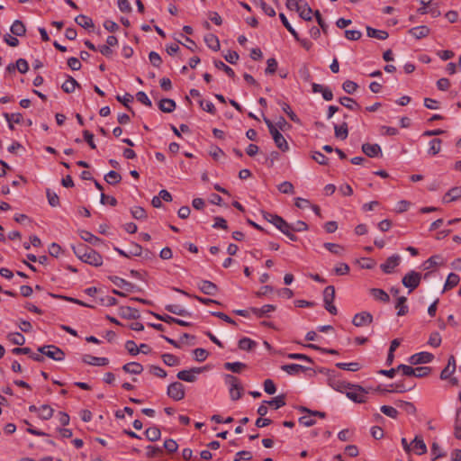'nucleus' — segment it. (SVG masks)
<instances>
[{
    "mask_svg": "<svg viewBox=\"0 0 461 461\" xmlns=\"http://www.w3.org/2000/svg\"><path fill=\"white\" fill-rule=\"evenodd\" d=\"M368 393V390L362 387L358 384H351L348 391L347 390L346 395L348 398H349L351 401L357 402V403H363L366 402V394Z\"/></svg>",
    "mask_w": 461,
    "mask_h": 461,
    "instance_id": "nucleus-1",
    "label": "nucleus"
},
{
    "mask_svg": "<svg viewBox=\"0 0 461 461\" xmlns=\"http://www.w3.org/2000/svg\"><path fill=\"white\" fill-rule=\"evenodd\" d=\"M38 352L55 361H62L65 358L64 351L56 345L52 344L39 347Z\"/></svg>",
    "mask_w": 461,
    "mask_h": 461,
    "instance_id": "nucleus-2",
    "label": "nucleus"
},
{
    "mask_svg": "<svg viewBox=\"0 0 461 461\" xmlns=\"http://www.w3.org/2000/svg\"><path fill=\"white\" fill-rule=\"evenodd\" d=\"M421 275L414 270L408 272L402 279V285L409 289V293L415 290L420 284Z\"/></svg>",
    "mask_w": 461,
    "mask_h": 461,
    "instance_id": "nucleus-3",
    "label": "nucleus"
},
{
    "mask_svg": "<svg viewBox=\"0 0 461 461\" xmlns=\"http://www.w3.org/2000/svg\"><path fill=\"white\" fill-rule=\"evenodd\" d=\"M207 367H193L189 370H181L176 374V377L179 380L194 383L196 381V375L202 373L203 370H206Z\"/></svg>",
    "mask_w": 461,
    "mask_h": 461,
    "instance_id": "nucleus-4",
    "label": "nucleus"
},
{
    "mask_svg": "<svg viewBox=\"0 0 461 461\" xmlns=\"http://www.w3.org/2000/svg\"><path fill=\"white\" fill-rule=\"evenodd\" d=\"M167 395L175 401H181L185 398V386L180 382H174L167 387Z\"/></svg>",
    "mask_w": 461,
    "mask_h": 461,
    "instance_id": "nucleus-5",
    "label": "nucleus"
},
{
    "mask_svg": "<svg viewBox=\"0 0 461 461\" xmlns=\"http://www.w3.org/2000/svg\"><path fill=\"white\" fill-rule=\"evenodd\" d=\"M109 279L119 288L125 290L128 293L132 292H140V288L136 286L135 285L126 281L123 278H121L119 276H109Z\"/></svg>",
    "mask_w": 461,
    "mask_h": 461,
    "instance_id": "nucleus-6",
    "label": "nucleus"
},
{
    "mask_svg": "<svg viewBox=\"0 0 461 461\" xmlns=\"http://www.w3.org/2000/svg\"><path fill=\"white\" fill-rule=\"evenodd\" d=\"M373 315L368 312H361L353 317L352 323L356 327H363L370 325L373 322Z\"/></svg>",
    "mask_w": 461,
    "mask_h": 461,
    "instance_id": "nucleus-7",
    "label": "nucleus"
},
{
    "mask_svg": "<svg viewBox=\"0 0 461 461\" xmlns=\"http://www.w3.org/2000/svg\"><path fill=\"white\" fill-rule=\"evenodd\" d=\"M81 261L94 267H100L103 265V257L97 251L90 248Z\"/></svg>",
    "mask_w": 461,
    "mask_h": 461,
    "instance_id": "nucleus-8",
    "label": "nucleus"
},
{
    "mask_svg": "<svg viewBox=\"0 0 461 461\" xmlns=\"http://www.w3.org/2000/svg\"><path fill=\"white\" fill-rule=\"evenodd\" d=\"M401 258L399 255L389 257L386 261L381 264L380 267L385 274H391L393 270L400 264Z\"/></svg>",
    "mask_w": 461,
    "mask_h": 461,
    "instance_id": "nucleus-9",
    "label": "nucleus"
},
{
    "mask_svg": "<svg viewBox=\"0 0 461 461\" xmlns=\"http://www.w3.org/2000/svg\"><path fill=\"white\" fill-rule=\"evenodd\" d=\"M434 356L429 352H420L412 355L409 358L411 365L426 364L432 361Z\"/></svg>",
    "mask_w": 461,
    "mask_h": 461,
    "instance_id": "nucleus-10",
    "label": "nucleus"
},
{
    "mask_svg": "<svg viewBox=\"0 0 461 461\" xmlns=\"http://www.w3.org/2000/svg\"><path fill=\"white\" fill-rule=\"evenodd\" d=\"M119 315L127 320H138L140 318L139 310L131 306H121L119 308Z\"/></svg>",
    "mask_w": 461,
    "mask_h": 461,
    "instance_id": "nucleus-11",
    "label": "nucleus"
},
{
    "mask_svg": "<svg viewBox=\"0 0 461 461\" xmlns=\"http://www.w3.org/2000/svg\"><path fill=\"white\" fill-rule=\"evenodd\" d=\"M197 286L203 294L207 295H215L219 290L214 283L208 280H202Z\"/></svg>",
    "mask_w": 461,
    "mask_h": 461,
    "instance_id": "nucleus-12",
    "label": "nucleus"
},
{
    "mask_svg": "<svg viewBox=\"0 0 461 461\" xmlns=\"http://www.w3.org/2000/svg\"><path fill=\"white\" fill-rule=\"evenodd\" d=\"M362 151L369 158H378L382 157V149L381 147L375 143H364L361 147Z\"/></svg>",
    "mask_w": 461,
    "mask_h": 461,
    "instance_id": "nucleus-13",
    "label": "nucleus"
},
{
    "mask_svg": "<svg viewBox=\"0 0 461 461\" xmlns=\"http://www.w3.org/2000/svg\"><path fill=\"white\" fill-rule=\"evenodd\" d=\"M281 369L285 372H286L290 375H297L302 372H305L307 370H311V367H306L304 366L299 365V364H287L283 365L281 366Z\"/></svg>",
    "mask_w": 461,
    "mask_h": 461,
    "instance_id": "nucleus-14",
    "label": "nucleus"
},
{
    "mask_svg": "<svg viewBox=\"0 0 461 461\" xmlns=\"http://www.w3.org/2000/svg\"><path fill=\"white\" fill-rule=\"evenodd\" d=\"M456 358L453 355L448 357L447 366L440 373V379L447 380L450 378L451 375L456 371Z\"/></svg>",
    "mask_w": 461,
    "mask_h": 461,
    "instance_id": "nucleus-15",
    "label": "nucleus"
},
{
    "mask_svg": "<svg viewBox=\"0 0 461 461\" xmlns=\"http://www.w3.org/2000/svg\"><path fill=\"white\" fill-rule=\"evenodd\" d=\"M328 383L331 388L340 393L347 392L351 384L350 383L341 381L336 377H329Z\"/></svg>",
    "mask_w": 461,
    "mask_h": 461,
    "instance_id": "nucleus-16",
    "label": "nucleus"
},
{
    "mask_svg": "<svg viewBox=\"0 0 461 461\" xmlns=\"http://www.w3.org/2000/svg\"><path fill=\"white\" fill-rule=\"evenodd\" d=\"M312 88L313 93H321L322 97L326 101H330L333 99V93L328 86H324L320 84L312 83Z\"/></svg>",
    "mask_w": 461,
    "mask_h": 461,
    "instance_id": "nucleus-17",
    "label": "nucleus"
},
{
    "mask_svg": "<svg viewBox=\"0 0 461 461\" xmlns=\"http://www.w3.org/2000/svg\"><path fill=\"white\" fill-rule=\"evenodd\" d=\"M83 362L91 366H104L108 365L109 360L106 357H94L92 355H85L83 357Z\"/></svg>",
    "mask_w": 461,
    "mask_h": 461,
    "instance_id": "nucleus-18",
    "label": "nucleus"
},
{
    "mask_svg": "<svg viewBox=\"0 0 461 461\" xmlns=\"http://www.w3.org/2000/svg\"><path fill=\"white\" fill-rule=\"evenodd\" d=\"M430 32V30L426 25H420L411 28L408 31V33L417 40L427 37Z\"/></svg>",
    "mask_w": 461,
    "mask_h": 461,
    "instance_id": "nucleus-19",
    "label": "nucleus"
},
{
    "mask_svg": "<svg viewBox=\"0 0 461 461\" xmlns=\"http://www.w3.org/2000/svg\"><path fill=\"white\" fill-rule=\"evenodd\" d=\"M411 445V450H415L418 455H423L427 452V446L420 436H416Z\"/></svg>",
    "mask_w": 461,
    "mask_h": 461,
    "instance_id": "nucleus-20",
    "label": "nucleus"
},
{
    "mask_svg": "<svg viewBox=\"0 0 461 461\" xmlns=\"http://www.w3.org/2000/svg\"><path fill=\"white\" fill-rule=\"evenodd\" d=\"M176 102L170 98H163L158 103V108L163 113H172L176 109Z\"/></svg>",
    "mask_w": 461,
    "mask_h": 461,
    "instance_id": "nucleus-21",
    "label": "nucleus"
},
{
    "mask_svg": "<svg viewBox=\"0 0 461 461\" xmlns=\"http://www.w3.org/2000/svg\"><path fill=\"white\" fill-rule=\"evenodd\" d=\"M10 31L16 37H23L26 34V27L21 20H15Z\"/></svg>",
    "mask_w": 461,
    "mask_h": 461,
    "instance_id": "nucleus-22",
    "label": "nucleus"
},
{
    "mask_svg": "<svg viewBox=\"0 0 461 461\" xmlns=\"http://www.w3.org/2000/svg\"><path fill=\"white\" fill-rule=\"evenodd\" d=\"M76 87L80 88L81 86L71 76H68V79L61 86L62 90L67 94L73 93Z\"/></svg>",
    "mask_w": 461,
    "mask_h": 461,
    "instance_id": "nucleus-23",
    "label": "nucleus"
},
{
    "mask_svg": "<svg viewBox=\"0 0 461 461\" xmlns=\"http://www.w3.org/2000/svg\"><path fill=\"white\" fill-rule=\"evenodd\" d=\"M174 290L176 292H178V293H181V294H185V296L194 298V299L197 300L198 302H200L201 303L205 304V305H209L211 303L221 304V303L216 301V300L210 299V298L201 297V296H198V295H195V294H190L187 292H185L184 290H181L179 288H174Z\"/></svg>",
    "mask_w": 461,
    "mask_h": 461,
    "instance_id": "nucleus-24",
    "label": "nucleus"
},
{
    "mask_svg": "<svg viewBox=\"0 0 461 461\" xmlns=\"http://www.w3.org/2000/svg\"><path fill=\"white\" fill-rule=\"evenodd\" d=\"M258 318L266 316L268 312L276 311V306L272 304H265L261 308L251 307L249 309Z\"/></svg>",
    "mask_w": 461,
    "mask_h": 461,
    "instance_id": "nucleus-25",
    "label": "nucleus"
},
{
    "mask_svg": "<svg viewBox=\"0 0 461 461\" xmlns=\"http://www.w3.org/2000/svg\"><path fill=\"white\" fill-rule=\"evenodd\" d=\"M122 370L128 374L140 375L143 372V366L140 363L131 362L123 365Z\"/></svg>",
    "mask_w": 461,
    "mask_h": 461,
    "instance_id": "nucleus-26",
    "label": "nucleus"
},
{
    "mask_svg": "<svg viewBox=\"0 0 461 461\" xmlns=\"http://www.w3.org/2000/svg\"><path fill=\"white\" fill-rule=\"evenodd\" d=\"M204 41L208 48L211 50L217 51L220 50V41L218 37L212 33H207L204 36Z\"/></svg>",
    "mask_w": 461,
    "mask_h": 461,
    "instance_id": "nucleus-27",
    "label": "nucleus"
},
{
    "mask_svg": "<svg viewBox=\"0 0 461 461\" xmlns=\"http://www.w3.org/2000/svg\"><path fill=\"white\" fill-rule=\"evenodd\" d=\"M334 133L335 137L340 140H346L348 135V126L346 122H342L340 125H334Z\"/></svg>",
    "mask_w": 461,
    "mask_h": 461,
    "instance_id": "nucleus-28",
    "label": "nucleus"
},
{
    "mask_svg": "<svg viewBox=\"0 0 461 461\" xmlns=\"http://www.w3.org/2000/svg\"><path fill=\"white\" fill-rule=\"evenodd\" d=\"M369 293L375 300L381 301L383 303H388L390 301L388 294L383 289L371 288Z\"/></svg>",
    "mask_w": 461,
    "mask_h": 461,
    "instance_id": "nucleus-29",
    "label": "nucleus"
},
{
    "mask_svg": "<svg viewBox=\"0 0 461 461\" xmlns=\"http://www.w3.org/2000/svg\"><path fill=\"white\" fill-rule=\"evenodd\" d=\"M226 370L231 371L232 373L240 374L247 368V365L242 362H226L223 365Z\"/></svg>",
    "mask_w": 461,
    "mask_h": 461,
    "instance_id": "nucleus-30",
    "label": "nucleus"
},
{
    "mask_svg": "<svg viewBox=\"0 0 461 461\" xmlns=\"http://www.w3.org/2000/svg\"><path fill=\"white\" fill-rule=\"evenodd\" d=\"M285 394L282 393L274 397L270 401H264V403H267L269 406L273 407L275 410H277L285 405Z\"/></svg>",
    "mask_w": 461,
    "mask_h": 461,
    "instance_id": "nucleus-31",
    "label": "nucleus"
},
{
    "mask_svg": "<svg viewBox=\"0 0 461 461\" xmlns=\"http://www.w3.org/2000/svg\"><path fill=\"white\" fill-rule=\"evenodd\" d=\"M75 22L77 23V24L85 29H94L95 27L93 20L85 14L77 15L75 18Z\"/></svg>",
    "mask_w": 461,
    "mask_h": 461,
    "instance_id": "nucleus-32",
    "label": "nucleus"
},
{
    "mask_svg": "<svg viewBox=\"0 0 461 461\" xmlns=\"http://www.w3.org/2000/svg\"><path fill=\"white\" fill-rule=\"evenodd\" d=\"M225 382L230 386V390L243 391V387L238 377L227 374L224 375Z\"/></svg>",
    "mask_w": 461,
    "mask_h": 461,
    "instance_id": "nucleus-33",
    "label": "nucleus"
},
{
    "mask_svg": "<svg viewBox=\"0 0 461 461\" xmlns=\"http://www.w3.org/2000/svg\"><path fill=\"white\" fill-rule=\"evenodd\" d=\"M367 36L370 38H375L378 40H386L389 36L388 32L382 30L374 29L370 26L366 27Z\"/></svg>",
    "mask_w": 461,
    "mask_h": 461,
    "instance_id": "nucleus-34",
    "label": "nucleus"
},
{
    "mask_svg": "<svg viewBox=\"0 0 461 461\" xmlns=\"http://www.w3.org/2000/svg\"><path fill=\"white\" fill-rule=\"evenodd\" d=\"M239 348L245 351H250L257 346V342L249 338L244 337L238 342Z\"/></svg>",
    "mask_w": 461,
    "mask_h": 461,
    "instance_id": "nucleus-35",
    "label": "nucleus"
},
{
    "mask_svg": "<svg viewBox=\"0 0 461 461\" xmlns=\"http://www.w3.org/2000/svg\"><path fill=\"white\" fill-rule=\"evenodd\" d=\"M79 236L83 240L93 245H97L99 242H101V240L98 237L85 230H79Z\"/></svg>",
    "mask_w": 461,
    "mask_h": 461,
    "instance_id": "nucleus-36",
    "label": "nucleus"
},
{
    "mask_svg": "<svg viewBox=\"0 0 461 461\" xmlns=\"http://www.w3.org/2000/svg\"><path fill=\"white\" fill-rule=\"evenodd\" d=\"M145 436L149 441L154 442L160 438L161 432L158 427L153 426L145 430Z\"/></svg>",
    "mask_w": 461,
    "mask_h": 461,
    "instance_id": "nucleus-37",
    "label": "nucleus"
},
{
    "mask_svg": "<svg viewBox=\"0 0 461 461\" xmlns=\"http://www.w3.org/2000/svg\"><path fill=\"white\" fill-rule=\"evenodd\" d=\"M395 404L397 407L401 408L403 411L407 412L408 414H416L417 410L412 402L405 401H397Z\"/></svg>",
    "mask_w": 461,
    "mask_h": 461,
    "instance_id": "nucleus-38",
    "label": "nucleus"
},
{
    "mask_svg": "<svg viewBox=\"0 0 461 461\" xmlns=\"http://www.w3.org/2000/svg\"><path fill=\"white\" fill-rule=\"evenodd\" d=\"M459 281H460V277L458 275H456L455 273H450L447 276V281L444 285L443 292L456 286L458 285Z\"/></svg>",
    "mask_w": 461,
    "mask_h": 461,
    "instance_id": "nucleus-39",
    "label": "nucleus"
},
{
    "mask_svg": "<svg viewBox=\"0 0 461 461\" xmlns=\"http://www.w3.org/2000/svg\"><path fill=\"white\" fill-rule=\"evenodd\" d=\"M165 309L173 313V314H176V315H179V316H190L191 313L188 312L186 310H185L184 308L180 307L179 305H176V304H167L166 305Z\"/></svg>",
    "mask_w": 461,
    "mask_h": 461,
    "instance_id": "nucleus-40",
    "label": "nucleus"
},
{
    "mask_svg": "<svg viewBox=\"0 0 461 461\" xmlns=\"http://www.w3.org/2000/svg\"><path fill=\"white\" fill-rule=\"evenodd\" d=\"M278 104L281 105L282 110L284 111V113H285L287 114V116L289 117V119L291 121H293L294 122H296V123L301 122L298 116L293 112V110L291 109L290 105L287 103L278 102Z\"/></svg>",
    "mask_w": 461,
    "mask_h": 461,
    "instance_id": "nucleus-41",
    "label": "nucleus"
},
{
    "mask_svg": "<svg viewBox=\"0 0 461 461\" xmlns=\"http://www.w3.org/2000/svg\"><path fill=\"white\" fill-rule=\"evenodd\" d=\"M442 264H443V259H442L441 256L434 255V256H431L429 258H428L423 263V267H424V269H429L433 267L442 265Z\"/></svg>",
    "mask_w": 461,
    "mask_h": 461,
    "instance_id": "nucleus-42",
    "label": "nucleus"
},
{
    "mask_svg": "<svg viewBox=\"0 0 461 461\" xmlns=\"http://www.w3.org/2000/svg\"><path fill=\"white\" fill-rule=\"evenodd\" d=\"M406 301L407 299L405 296H400L397 298L395 308L398 310V316H403L408 312V306L405 304Z\"/></svg>",
    "mask_w": 461,
    "mask_h": 461,
    "instance_id": "nucleus-43",
    "label": "nucleus"
},
{
    "mask_svg": "<svg viewBox=\"0 0 461 461\" xmlns=\"http://www.w3.org/2000/svg\"><path fill=\"white\" fill-rule=\"evenodd\" d=\"M279 18L283 23V25L286 28V30L294 36V40L295 41H300V37H299V34L297 33V32L292 27V25L290 24V23L288 22L286 16L283 14V13H280L279 14Z\"/></svg>",
    "mask_w": 461,
    "mask_h": 461,
    "instance_id": "nucleus-44",
    "label": "nucleus"
},
{
    "mask_svg": "<svg viewBox=\"0 0 461 461\" xmlns=\"http://www.w3.org/2000/svg\"><path fill=\"white\" fill-rule=\"evenodd\" d=\"M89 249L90 247L84 243H79L76 246H72L73 252L80 260L83 259V258L86 256Z\"/></svg>",
    "mask_w": 461,
    "mask_h": 461,
    "instance_id": "nucleus-45",
    "label": "nucleus"
},
{
    "mask_svg": "<svg viewBox=\"0 0 461 461\" xmlns=\"http://www.w3.org/2000/svg\"><path fill=\"white\" fill-rule=\"evenodd\" d=\"M46 195L48 203L51 207H58L60 205L59 197L55 192L51 191L50 188H47Z\"/></svg>",
    "mask_w": 461,
    "mask_h": 461,
    "instance_id": "nucleus-46",
    "label": "nucleus"
},
{
    "mask_svg": "<svg viewBox=\"0 0 461 461\" xmlns=\"http://www.w3.org/2000/svg\"><path fill=\"white\" fill-rule=\"evenodd\" d=\"M39 417L41 419V420H50L52 415H53V409L48 405V404H43L41 405L40 408H39Z\"/></svg>",
    "mask_w": 461,
    "mask_h": 461,
    "instance_id": "nucleus-47",
    "label": "nucleus"
},
{
    "mask_svg": "<svg viewBox=\"0 0 461 461\" xmlns=\"http://www.w3.org/2000/svg\"><path fill=\"white\" fill-rule=\"evenodd\" d=\"M161 358L165 365L168 366H178L180 363V360L177 357H176L173 354L166 353L161 356Z\"/></svg>",
    "mask_w": 461,
    "mask_h": 461,
    "instance_id": "nucleus-48",
    "label": "nucleus"
},
{
    "mask_svg": "<svg viewBox=\"0 0 461 461\" xmlns=\"http://www.w3.org/2000/svg\"><path fill=\"white\" fill-rule=\"evenodd\" d=\"M104 180L109 185H116L121 182L122 176L118 172L111 170L104 176Z\"/></svg>",
    "mask_w": 461,
    "mask_h": 461,
    "instance_id": "nucleus-49",
    "label": "nucleus"
},
{
    "mask_svg": "<svg viewBox=\"0 0 461 461\" xmlns=\"http://www.w3.org/2000/svg\"><path fill=\"white\" fill-rule=\"evenodd\" d=\"M336 366L339 369L357 372L361 368V366L357 362H350V363H337Z\"/></svg>",
    "mask_w": 461,
    "mask_h": 461,
    "instance_id": "nucleus-50",
    "label": "nucleus"
},
{
    "mask_svg": "<svg viewBox=\"0 0 461 461\" xmlns=\"http://www.w3.org/2000/svg\"><path fill=\"white\" fill-rule=\"evenodd\" d=\"M339 102L340 104H342L343 106H345L350 110L359 108L358 104L351 97H348V96L340 97L339 99Z\"/></svg>",
    "mask_w": 461,
    "mask_h": 461,
    "instance_id": "nucleus-51",
    "label": "nucleus"
},
{
    "mask_svg": "<svg viewBox=\"0 0 461 461\" xmlns=\"http://www.w3.org/2000/svg\"><path fill=\"white\" fill-rule=\"evenodd\" d=\"M116 100L122 103L133 114L135 113L132 108L129 105V103H131L133 101V96L131 94L126 93L123 96L118 95H116Z\"/></svg>",
    "mask_w": 461,
    "mask_h": 461,
    "instance_id": "nucleus-52",
    "label": "nucleus"
},
{
    "mask_svg": "<svg viewBox=\"0 0 461 461\" xmlns=\"http://www.w3.org/2000/svg\"><path fill=\"white\" fill-rule=\"evenodd\" d=\"M447 195H450L449 199H445V203H451L461 197V186L452 187L447 191Z\"/></svg>",
    "mask_w": 461,
    "mask_h": 461,
    "instance_id": "nucleus-53",
    "label": "nucleus"
},
{
    "mask_svg": "<svg viewBox=\"0 0 461 461\" xmlns=\"http://www.w3.org/2000/svg\"><path fill=\"white\" fill-rule=\"evenodd\" d=\"M335 299V288L333 285H328L323 291L324 303H333Z\"/></svg>",
    "mask_w": 461,
    "mask_h": 461,
    "instance_id": "nucleus-54",
    "label": "nucleus"
},
{
    "mask_svg": "<svg viewBox=\"0 0 461 461\" xmlns=\"http://www.w3.org/2000/svg\"><path fill=\"white\" fill-rule=\"evenodd\" d=\"M214 66L218 69L223 70L230 77H231V78L235 77L234 70L230 67L227 66L221 60H214Z\"/></svg>",
    "mask_w": 461,
    "mask_h": 461,
    "instance_id": "nucleus-55",
    "label": "nucleus"
},
{
    "mask_svg": "<svg viewBox=\"0 0 461 461\" xmlns=\"http://www.w3.org/2000/svg\"><path fill=\"white\" fill-rule=\"evenodd\" d=\"M9 340L17 346H23L25 342V338L20 332H14L8 335Z\"/></svg>",
    "mask_w": 461,
    "mask_h": 461,
    "instance_id": "nucleus-56",
    "label": "nucleus"
},
{
    "mask_svg": "<svg viewBox=\"0 0 461 461\" xmlns=\"http://www.w3.org/2000/svg\"><path fill=\"white\" fill-rule=\"evenodd\" d=\"M132 217L136 220H145L148 215L144 208L140 206H135L131 210Z\"/></svg>",
    "mask_w": 461,
    "mask_h": 461,
    "instance_id": "nucleus-57",
    "label": "nucleus"
},
{
    "mask_svg": "<svg viewBox=\"0 0 461 461\" xmlns=\"http://www.w3.org/2000/svg\"><path fill=\"white\" fill-rule=\"evenodd\" d=\"M442 140L440 139H433L429 141V153L431 155L438 154L441 149Z\"/></svg>",
    "mask_w": 461,
    "mask_h": 461,
    "instance_id": "nucleus-58",
    "label": "nucleus"
},
{
    "mask_svg": "<svg viewBox=\"0 0 461 461\" xmlns=\"http://www.w3.org/2000/svg\"><path fill=\"white\" fill-rule=\"evenodd\" d=\"M342 88L346 93L352 95L358 88V85L356 82L348 79L342 84Z\"/></svg>",
    "mask_w": 461,
    "mask_h": 461,
    "instance_id": "nucleus-59",
    "label": "nucleus"
},
{
    "mask_svg": "<svg viewBox=\"0 0 461 461\" xmlns=\"http://www.w3.org/2000/svg\"><path fill=\"white\" fill-rule=\"evenodd\" d=\"M276 146L283 152H286L289 150V145L285 139V137L281 134L277 138L274 140Z\"/></svg>",
    "mask_w": 461,
    "mask_h": 461,
    "instance_id": "nucleus-60",
    "label": "nucleus"
},
{
    "mask_svg": "<svg viewBox=\"0 0 461 461\" xmlns=\"http://www.w3.org/2000/svg\"><path fill=\"white\" fill-rule=\"evenodd\" d=\"M324 247L331 253L335 255H341L344 251V248L339 244L326 242L324 243Z\"/></svg>",
    "mask_w": 461,
    "mask_h": 461,
    "instance_id": "nucleus-61",
    "label": "nucleus"
},
{
    "mask_svg": "<svg viewBox=\"0 0 461 461\" xmlns=\"http://www.w3.org/2000/svg\"><path fill=\"white\" fill-rule=\"evenodd\" d=\"M380 410L384 415L392 419H396L399 414L398 411L394 407L389 405H383L381 406Z\"/></svg>",
    "mask_w": 461,
    "mask_h": 461,
    "instance_id": "nucleus-62",
    "label": "nucleus"
},
{
    "mask_svg": "<svg viewBox=\"0 0 461 461\" xmlns=\"http://www.w3.org/2000/svg\"><path fill=\"white\" fill-rule=\"evenodd\" d=\"M275 226L284 234H287L288 230H292V224L288 223L282 217L277 221Z\"/></svg>",
    "mask_w": 461,
    "mask_h": 461,
    "instance_id": "nucleus-63",
    "label": "nucleus"
},
{
    "mask_svg": "<svg viewBox=\"0 0 461 461\" xmlns=\"http://www.w3.org/2000/svg\"><path fill=\"white\" fill-rule=\"evenodd\" d=\"M193 353L195 360L199 362L204 361L209 356L208 351L201 348H195Z\"/></svg>",
    "mask_w": 461,
    "mask_h": 461,
    "instance_id": "nucleus-64",
    "label": "nucleus"
}]
</instances>
